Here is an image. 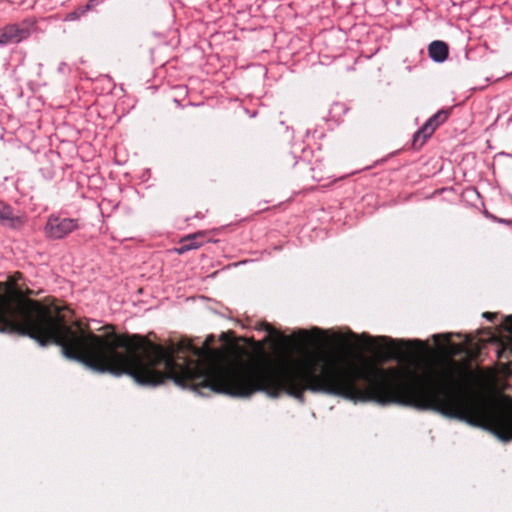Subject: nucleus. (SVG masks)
<instances>
[{
	"mask_svg": "<svg viewBox=\"0 0 512 512\" xmlns=\"http://www.w3.org/2000/svg\"><path fill=\"white\" fill-rule=\"evenodd\" d=\"M349 337L352 338V339H356L357 338V335L353 332H350L349 333Z\"/></svg>",
	"mask_w": 512,
	"mask_h": 512,
	"instance_id": "obj_19",
	"label": "nucleus"
},
{
	"mask_svg": "<svg viewBox=\"0 0 512 512\" xmlns=\"http://www.w3.org/2000/svg\"><path fill=\"white\" fill-rule=\"evenodd\" d=\"M34 22L25 20L20 24H8L0 29V45L19 43L31 35Z\"/></svg>",
	"mask_w": 512,
	"mask_h": 512,
	"instance_id": "obj_3",
	"label": "nucleus"
},
{
	"mask_svg": "<svg viewBox=\"0 0 512 512\" xmlns=\"http://www.w3.org/2000/svg\"><path fill=\"white\" fill-rule=\"evenodd\" d=\"M293 338L297 342L298 345L305 346L310 342V335L307 330H299L294 333Z\"/></svg>",
	"mask_w": 512,
	"mask_h": 512,
	"instance_id": "obj_13",
	"label": "nucleus"
},
{
	"mask_svg": "<svg viewBox=\"0 0 512 512\" xmlns=\"http://www.w3.org/2000/svg\"><path fill=\"white\" fill-rule=\"evenodd\" d=\"M213 340V337H210L209 339H207L206 343L208 344L209 341H212Z\"/></svg>",
	"mask_w": 512,
	"mask_h": 512,
	"instance_id": "obj_24",
	"label": "nucleus"
},
{
	"mask_svg": "<svg viewBox=\"0 0 512 512\" xmlns=\"http://www.w3.org/2000/svg\"><path fill=\"white\" fill-rule=\"evenodd\" d=\"M89 9H90V4H87L85 10H89Z\"/></svg>",
	"mask_w": 512,
	"mask_h": 512,
	"instance_id": "obj_23",
	"label": "nucleus"
},
{
	"mask_svg": "<svg viewBox=\"0 0 512 512\" xmlns=\"http://www.w3.org/2000/svg\"><path fill=\"white\" fill-rule=\"evenodd\" d=\"M17 272L10 280V287L1 296L14 298L20 293L23 301L10 304L4 309L3 318L8 326L0 332L28 336L40 346L55 344L62 354L78 361L99 373L115 376L127 374L141 385L157 386L165 379L177 385L189 387L200 395L217 393V359L211 353L190 346L195 359L175 360L174 349L155 344L143 336L119 334L113 325H105V332L95 334L87 322L73 319V311L57 300L39 301L29 297L33 291L24 293L16 287ZM3 284L0 282V289Z\"/></svg>",
	"mask_w": 512,
	"mask_h": 512,
	"instance_id": "obj_1",
	"label": "nucleus"
},
{
	"mask_svg": "<svg viewBox=\"0 0 512 512\" xmlns=\"http://www.w3.org/2000/svg\"><path fill=\"white\" fill-rule=\"evenodd\" d=\"M362 337L365 338L367 345L373 348L384 349L387 357L396 360H402L405 352L412 353L426 347L425 344L418 339L393 340L385 336L371 337L364 334H362Z\"/></svg>",
	"mask_w": 512,
	"mask_h": 512,
	"instance_id": "obj_2",
	"label": "nucleus"
},
{
	"mask_svg": "<svg viewBox=\"0 0 512 512\" xmlns=\"http://www.w3.org/2000/svg\"><path fill=\"white\" fill-rule=\"evenodd\" d=\"M204 238L203 232H197L191 235H188L181 239L180 246L176 248L178 254H183L191 249H197L202 245V241H198L199 239Z\"/></svg>",
	"mask_w": 512,
	"mask_h": 512,
	"instance_id": "obj_6",
	"label": "nucleus"
},
{
	"mask_svg": "<svg viewBox=\"0 0 512 512\" xmlns=\"http://www.w3.org/2000/svg\"><path fill=\"white\" fill-rule=\"evenodd\" d=\"M434 133L433 128H430L426 123L414 134L412 146L414 149L421 148L428 138Z\"/></svg>",
	"mask_w": 512,
	"mask_h": 512,
	"instance_id": "obj_7",
	"label": "nucleus"
},
{
	"mask_svg": "<svg viewBox=\"0 0 512 512\" xmlns=\"http://www.w3.org/2000/svg\"><path fill=\"white\" fill-rule=\"evenodd\" d=\"M78 228L77 220L50 216L45 226V233L52 239H61Z\"/></svg>",
	"mask_w": 512,
	"mask_h": 512,
	"instance_id": "obj_4",
	"label": "nucleus"
},
{
	"mask_svg": "<svg viewBox=\"0 0 512 512\" xmlns=\"http://www.w3.org/2000/svg\"><path fill=\"white\" fill-rule=\"evenodd\" d=\"M77 17H79V15H69V18H71V19H74V18H77Z\"/></svg>",
	"mask_w": 512,
	"mask_h": 512,
	"instance_id": "obj_20",
	"label": "nucleus"
},
{
	"mask_svg": "<svg viewBox=\"0 0 512 512\" xmlns=\"http://www.w3.org/2000/svg\"><path fill=\"white\" fill-rule=\"evenodd\" d=\"M449 114L450 110H440L432 117H430L426 121V124L429 125L430 128H433V131H435L440 124L444 123L448 119Z\"/></svg>",
	"mask_w": 512,
	"mask_h": 512,
	"instance_id": "obj_10",
	"label": "nucleus"
},
{
	"mask_svg": "<svg viewBox=\"0 0 512 512\" xmlns=\"http://www.w3.org/2000/svg\"><path fill=\"white\" fill-rule=\"evenodd\" d=\"M262 328L268 333L269 338H274L275 342L279 345H288L291 338L277 331L271 324L263 323Z\"/></svg>",
	"mask_w": 512,
	"mask_h": 512,
	"instance_id": "obj_9",
	"label": "nucleus"
},
{
	"mask_svg": "<svg viewBox=\"0 0 512 512\" xmlns=\"http://www.w3.org/2000/svg\"><path fill=\"white\" fill-rule=\"evenodd\" d=\"M508 121H509V122H512V115L509 117V120H508Z\"/></svg>",
	"mask_w": 512,
	"mask_h": 512,
	"instance_id": "obj_25",
	"label": "nucleus"
},
{
	"mask_svg": "<svg viewBox=\"0 0 512 512\" xmlns=\"http://www.w3.org/2000/svg\"><path fill=\"white\" fill-rule=\"evenodd\" d=\"M0 220H7L11 222V226H14V221L16 220L12 216V211L10 207L4 205L0 202Z\"/></svg>",
	"mask_w": 512,
	"mask_h": 512,
	"instance_id": "obj_14",
	"label": "nucleus"
},
{
	"mask_svg": "<svg viewBox=\"0 0 512 512\" xmlns=\"http://www.w3.org/2000/svg\"><path fill=\"white\" fill-rule=\"evenodd\" d=\"M502 327L504 330L512 334V316L505 317Z\"/></svg>",
	"mask_w": 512,
	"mask_h": 512,
	"instance_id": "obj_15",
	"label": "nucleus"
},
{
	"mask_svg": "<svg viewBox=\"0 0 512 512\" xmlns=\"http://www.w3.org/2000/svg\"><path fill=\"white\" fill-rule=\"evenodd\" d=\"M311 333H313V334H319V333H321V330H320L319 328H313V329L311 330Z\"/></svg>",
	"mask_w": 512,
	"mask_h": 512,
	"instance_id": "obj_18",
	"label": "nucleus"
},
{
	"mask_svg": "<svg viewBox=\"0 0 512 512\" xmlns=\"http://www.w3.org/2000/svg\"><path fill=\"white\" fill-rule=\"evenodd\" d=\"M444 338H446L447 341H449V335L446 334V335H443Z\"/></svg>",
	"mask_w": 512,
	"mask_h": 512,
	"instance_id": "obj_22",
	"label": "nucleus"
},
{
	"mask_svg": "<svg viewBox=\"0 0 512 512\" xmlns=\"http://www.w3.org/2000/svg\"><path fill=\"white\" fill-rule=\"evenodd\" d=\"M482 316L485 319L492 321L496 318L497 314L493 312H484Z\"/></svg>",
	"mask_w": 512,
	"mask_h": 512,
	"instance_id": "obj_16",
	"label": "nucleus"
},
{
	"mask_svg": "<svg viewBox=\"0 0 512 512\" xmlns=\"http://www.w3.org/2000/svg\"><path fill=\"white\" fill-rule=\"evenodd\" d=\"M473 338L467 336L464 343H449L450 351L455 354H469V346L472 344Z\"/></svg>",
	"mask_w": 512,
	"mask_h": 512,
	"instance_id": "obj_11",
	"label": "nucleus"
},
{
	"mask_svg": "<svg viewBox=\"0 0 512 512\" xmlns=\"http://www.w3.org/2000/svg\"><path fill=\"white\" fill-rule=\"evenodd\" d=\"M441 336L440 335H434L433 338L434 340H438Z\"/></svg>",
	"mask_w": 512,
	"mask_h": 512,
	"instance_id": "obj_21",
	"label": "nucleus"
},
{
	"mask_svg": "<svg viewBox=\"0 0 512 512\" xmlns=\"http://www.w3.org/2000/svg\"><path fill=\"white\" fill-rule=\"evenodd\" d=\"M449 53L448 45L440 40H435L429 44L428 54L435 62H443L447 59Z\"/></svg>",
	"mask_w": 512,
	"mask_h": 512,
	"instance_id": "obj_5",
	"label": "nucleus"
},
{
	"mask_svg": "<svg viewBox=\"0 0 512 512\" xmlns=\"http://www.w3.org/2000/svg\"><path fill=\"white\" fill-rule=\"evenodd\" d=\"M335 338H336V340H337L338 342H342V341H344V337H343L342 335H340V334L335 335Z\"/></svg>",
	"mask_w": 512,
	"mask_h": 512,
	"instance_id": "obj_17",
	"label": "nucleus"
},
{
	"mask_svg": "<svg viewBox=\"0 0 512 512\" xmlns=\"http://www.w3.org/2000/svg\"><path fill=\"white\" fill-rule=\"evenodd\" d=\"M497 357L500 361H505L507 364L512 363V344L502 346L498 351Z\"/></svg>",
	"mask_w": 512,
	"mask_h": 512,
	"instance_id": "obj_12",
	"label": "nucleus"
},
{
	"mask_svg": "<svg viewBox=\"0 0 512 512\" xmlns=\"http://www.w3.org/2000/svg\"><path fill=\"white\" fill-rule=\"evenodd\" d=\"M20 297V293L19 292H16L14 294V298H11L9 297L8 295H3L1 296L0 295V313H3L4 309H11L12 307L9 306L10 304H13V302L15 303L16 301V305L19 306V300L23 301L22 298H19ZM2 314H0L1 316ZM8 326V322L4 321L3 318H0V328H5Z\"/></svg>",
	"mask_w": 512,
	"mask_h": 512,
	"instance_id": "obj_8",
	"label": "nucleus"
}]
</instances>
